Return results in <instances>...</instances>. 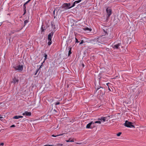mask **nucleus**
Here are the masks:
<instances>
[{"instance_id":"6ab92c4d","label":"nucleus","mask_w":146,"mask_h":146,"mask_svg":"<svg viewBox=\"0 0 146 146\" xmlns=\"http://www.w3.org/2000/svg\"><path fill=\"white\" fill-rule=\"evenodd\" d=\"M76 4V3H75V2H74V3H73L72 5L71 6V8H72V7H73L75 6Z\"/></svg>"},{"instance_id":"cd10ccee","label":"nucleus","mask_w":146,"mask_h":146,"mask_svg":"<svg viewBox=\"0 0 146 146\" xmlns=\"http://www.w3.org/2000/svg\"><path fill=\"white\" fill-rule=\"evenodd\" d=\"M15 126L14 125H13L10 126V127H15Z\"/></svg>"},{"instance_id":"5701e85b","label":"nucleus","mask_w":146,"mask_h":146,"mask_svg":"<svg viewBox=\"0 0 146 146\" xmlns=\"http://www.w3.org/2000/svg\"><path fill=\"white\" fill-rule=\"evenodd\" d=\"M28 22V20H26L24 21V23L25 24H26Z\"/></svg>"},{"instance_id":"412c9836","label":"nucleus","mask_w":146,"mask_h":146,"mask_svg":"<svg viewBox=\"0 0 146 146\" xmlns=\"http://www.w3.org/2000/svg\"><path fill=\"white\" fill-rule=\"evenodd\" d=\"M31 0H28L25 3V5H26Z\"/></svg>"},{"instance_id":"aec40b11","label":"nucleus","mask_w":146,"mask_h":146,"mask_svg":"<svg viewBox=\"0 0 146 146\" xmlns=\"http://www.w3.org/2000/svg\"><path fill=\"white\" fill-rule=\"evenodd\" d=\"M121 132H119L117 134V136H119L121 135Z\"/></svg>"},{"instance_id":"a211bd4d","label":"nucleus","mask_w":146,"mask_h":146,"mask_svg":"<svg viewBox=\"0 0 146 146\" xmlns=\"http://www.w3.org/2000/svg\"><path fill=\"white\" fill-rule=\"evenodd\" d=\"M71 48H70V50L69 51L68 53V55L69 56L71 54Z\"/></svg>"},{"instance_id":"f8f14e48","label":"nucleus","mask_w":146,"mask_h":146,"mask_svg":"<svg viewBox=\"0 0 146 146\" xmlns=\"http://www.w3.org/2000/svg\"><path fill=\"white\" fill-rule=\"evenodd\" d=\"M106 117H102L101 118H99L98 119V120H102L104 122H105L106 121Z\"/></svg>"},{"instance_id":"2eb2a0df","label":"nucleus","mask_w":146,"mask_h":146,"mask_svg":"<svg viewBox=\"0 0 146 146\" xmlns=\"http://www.w3.org/2000/svg\"><path fill=\"white\" fill-rule=\"evenodd\" d=\"M48 40V45L50 46L52 44V42L51 41V40Z\"/></svg>"},{"instance_id":"a878e982","label":"nucleus","mask_w":146,"mask_h":146,"mask_svg":"<svg viewBox=\"0 0 146 146\" xmlns=\"http://www.w3.org/2000/svg\"><path fill=\"white\" fill-rule=\"evenodd\" d=\"M38 70H38V69H37V70H36V72H35V75H36V74H37V73H38Z\"/></svg>"},{"instance_id":"7ed1b4c3","label":"nucleus","mask_w":146,"mask_h":146,"mask_svg":"<svg viewBox=\"0 0 146 146\" xmlns=\"http://www.w3.org/2000/svg\"><path fill=\"white\" fill-rule=\"evenodd\" d=\"M132 122H130L126 120L125 121V123L124 124L125 126L127 127H135V126L133 125Z\"/></svg>"},{"instance_id":"0eeeda50","label":"nucleus","mask_w":146,"mask_h":146,"mask_svg":"<svg viewBox=\"0 0 146 146\" xmlns=\"http://www.w3.org/2000/svg\"><path fill=\"white\" fill-rule=\"evenodd\" d=\"M121 43H119L117 44H116L115 45L113 46V48H114L116 49H118L119 48V46H121Z\"/></svg>"},{"instance_id":"f257e3e1","label":"nucleus","mask_w":146,"mask_h":146,"mask_svg":"<svg viewBox=\"0 0 146 146\" xmlns=\"http://www.w3.org/2000/svg\"><path fill=\"white\" fill-rule=\"evenodd\" d=\"M14 68L16 70L20 72L23 70V65L19 64L14 66Z\"/></svg>"},{"instance_id":"1a4fd4ad","label":"nucleus","mask_w":146,"mask_h":146,"mask_svg":"<svg viewBox=\"0 0 146 146\" xmlns=\"http://www.w3.org/2000/svg\"><path fill=\"white\" fill-rule=\"evenodd\" d=\"M18 81L19 80L16 78H15L13 79V82L15 84H17L18 83Z\"/></svg>"},{"instance_id":"c9c22d12","label":"nucleus","mask_w":146,"mask_h":146,"mask_svg":"<svg viewBox=\"0 0 146 146\" xmlns=\"http://www.w3.org/2000/svg\"><path fill=\"white\" fill-rule=\"evenodd\" d=\"M58 127V125H57V127Z\"/></svg>"},{"instance_id":"ddd939ff","label":"nucleus","mask_w":146,"mask_h":146,"mask_svg":"<svg viewBox=\"0 0 146 146\" xmlns=\"http://www.w3.org/2000/svg\"><path fill=\"white\" fill-rule=\"evenodd\" d=\"M84 30L85 31H91V29H90L88 28H86L84 29Z\"/></svg>"},{"instance_id":"c85d7f7f","label":"nucleus","mask_w":146,"mask_h":146,"mask_svg":"<svg viewBox=\"0 0 146 146\" xmlns=\"http://www.w3.org/2000/svg\"><path fill=\"white\" fill-rule=\"evenodd\" d=\"M25 5H25V4H24L23 5V9H26V7L25 6Z\"/></svg>"},{"instance_id":"f3484780","label":"nucleus","mask_w":146,"mask_h":146,"mask_svg":"<svg viewBox=\"0 0 146 146\" xmlns=\"http://www.w3.org/2000/svg\"><path fill=\"white\" fill-rule=\"evenodd\" d=\"M62 145H63V144L61 143H57L56 144V146H62Z\"/></svg>"},{"instance_id":"9b49d317","label":"nucleus","mask_w":146,"mask_h":146,"mask_svg":"<svg viewBox=\"0 0 146 146\" xmlns=\"http://www.w3.org/2000/svg\"><path fill=\"white\" fill-rule=\"evenodd\" d=\"M66 141L67 142H73L74 141V139L72 138H70L68 140H66Z\"/></svg>"},{"instance_id":"e433bc0d","label":"nucleus","mask_w":146,"mask_h":146,"mask_svg":"<svg viewBox=\"0 0 146 146\" xmlns=\"http://www.w3.org/2000/svg\"><path fill=\"white\" fill-rule=\"evenodd\" d=\"M42 27H41V29H42Z\"/></svg>"},{"instance_id":"4468645a","label":"nucleus","mask_w":146,"mask_h":146,"mask_svg":"<svg viewBox=\"0 0 146 146\" xmlns=\"http://www.w3.org/2000/svg\"><path fill=\"white\" fill-rule=\"evenodd\" d=\"M94 123H94H99V124H100L101 123V121H96Z\"/></svg>"},{"instance_id":"b1692460","label":"nucleus","mask_w":146,"mask_h":146,"mask_svg":"<svg viewBox=\"0 0 146 146\" xmlns=\"http://www.w3.org/2000/svg\"><path fill=\"white\" fill-rule=\"evenodd\" d=\"M47 55L46 54H45V56H44V57H45V58L44 59V60H45L46 59V58H47Z\"/></svg>"},{"instance_id":"72a5a7b5","label":"nucleus","mask_w":146,"mask_h":146,"mask_svg":"<svg viewBox=\"0 0 146 146\" xmlns=\"http://www.w3.org/2000/svg\"><path fill=\"white\" fill-rule=\"evenodd\" d=\"M76 144H80V143H77Z\"/></svg>"},{"instance_id":"473e14b6","label":"nucleus","mask_w":146,"mask_h":146,"mask_svg":"<svg viewBox=\"0 0 146 146\" xmlns=\"http://www.w3.org/2000/svg\"><path fill=\"white\" fill-rule=\"evenodd\" d=\"M4 143H1L0 144V145H4Z\"/></svg>"},{"instance_id":"4be33fe9","label":"nucleus","mask_w":146,"mask_h":146,"mask_svg":"<svg viewBox=\"0 0 146 146\" xmlns=\"http://www.w3.org/2000/svg\"><path fill=\"white\" fill-rule=\"evenodd\" d=\"M84 42L83 40H82L80 42V44H82L84 43Z\"/></svg>"},{"instance_id":"423d86ee","label":"nucleus","mask_w":146,"mask_h":146,"mask_svg":"<svg viewBox=\"0 0 146 146\" xmlns=\"http://www.w3.org/2000/svg\"><path fill=\"white\" fill-rule=\"evenodd\" d=\"M53 35V34L52 33H51L48 34V40H51Z\"/></svg>"},{"instance_id":"393cba45","label":"nucleus","mask_w":146,"mask_h":146,"mask_svg":"<svg viewBox=\"0 0 146 146\" xmlns=\"http://www.w3.org/2000/svg\"><path fill=\"white\" fill-rule=\"evenodd\" d=\"M75 40H76V43H78L79 42L78 41V39L76 38H75Z\"/></svg>"},{"instance_id":"f03ea898","label":"nucleus","mask_w":146,"mask_h":146,"mask_svg":"<svg viewBox=\"0 0 146 146\" xmlns=\"http://www.w3.org/2000/svg\"><path fill=\"white\" fill-rule=\"evenodd\" d=\"M62 8L66 10H67L71 8V4L70 3H64L61 6Z\"/></svg>"},{"instance_id":"9d476101","label":"nucleus","mask_w":146,"mask_h":146,"mask_svg":"<svg viewBox=\"0 0 146 146\" xmlns=\"http://www.w3.org/2000/svg\"><path fill=\"white\" fill-rule=\"evenodd\" d=\"M23 117L22 116L20 115H16L13 117V118L14 119H18L19 118H22Z\"/></svg>"},{"instance_id":"6e6552de","label":"nucleus","mask_w":146,"mask_h":146,"mask_svg":"<svg viewBox=\"0 0 146 146\" xmlns=\"http://www.w3.org/2000/svg\"><path fill=\"white\" fill-rule=\"evenodd\" d=\"M92 124H94V123H93L92 121L88 123L86 126V128L87 129H89L90 128H91L90 127V126Z\"/></svg>"},{"instance_id":"dca6fc26","label":"nucleus","mask_w":146,"mask_h":146,"mask_svg":"<svg viewBox=\"0 0 146 146\" xmlns=\"http://www.w3.org/2000/svg\"><path fill=\"white\" fill-rule=\"evenodd\" d=\"M81 1H82V0H78V1H76L75 2V3H76V4H77V3H79L80 2H81Z\"/></svg>"},{"instance_id":"7c9ffc66","label":"nucleus","mask_w":146,"mask_h":146,"mask_svg":"<svg viewBox=\"0 0 146 146\" xmlns=\"http://www.w3.org/2000/svg\"><path fill=\"white\" fill-rule=\"evenodd\" d=\"M64 133H62L61 134H60L59 135H57V136H59L61 135H62Z\"/></svg>"},{"instance_id":"f704fd0d","label":"nucleus","mask_w":146,"mask_h":146,"mask_svg":"<svg viewBox=\"0 0 146 146\" xmlns=\"http://www.w3.org/2000/svg\"><path fill=\"white\" fill-rule=\"evenodd\" d=\"M3 118V117H0V119L1 118Z\"/></svg>"},{"instance_id":"c756f323","label":"nucleus","mask_w":146,"mask_h":146,"mask_svg":"<svg viewBox=\"0 0 146 146\" xmlns=\"http://www.w3.org/2000/svg\"><path fill=\"white\" fill-rule=\"evenodd\" d=\"M52 136L53 137H58L57 136V135H52Z\"/></svg>"},{"instance_id":"39448f33","label":"nucleus","mask_w":146,"mask_h":146,"mask_svg":"<svg viewBox=\"0 0 146 146\" xmlns=\"http://www.w3.org/2000/svg\"><path fill=\"white\" fill-rule=\"evenodd\" d=\"M31 112H28L27 111H25L24 113L22 114L23 115H26L27 116H31Z\"/></svg>"},{"instance_id":"2f4dec72","label":"nucleus","mask_w":146,"mask_h":146,"mask_svg":"<svg viewBox=\"0 0 146 146\" xmlns=\"http://www.w3.org/2000/svg\"><path fill=\"white\" fill-rule=\"evenodd\" d=\"M24 14L26 13V9H24Z\"/></svg>"},{"instance_id":"20e7f679","label":"nucleus","mask_w":146,"mask_h":146,"mask_svg":"<svg viewBox=\"0 0 146 146\" xmlns=\"http://www.w3.org/2000/svg\"><path fill=\"white\" fill-rule=\"evenodd\" d=\"M106 12L107 14V17H109L111 14V10L109 8H108L106 9Z\"/></svg>"},{"instance_id":"bb28decb","label":"nucleus","mask_w":146,"mask_h":146,"mask_svg":"<svg viewBox=\"0 0 146 146\" xmlns=\"http://www.w3.org/2000/svg\"><path fill=\"white\" fill-rule=\"evenodd\" d=\"M59 104H60V103L59 102H56L55 103V105H58Z\"/></svg>"}]
</instances>
